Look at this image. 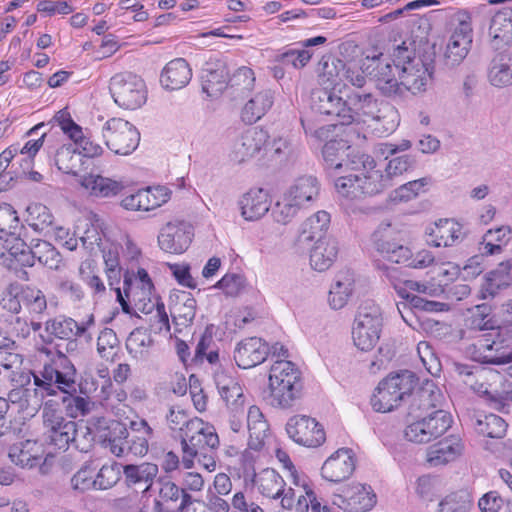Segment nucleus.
<instances>
[{
    "mask_svg": "<svg viewBox=\"0 0 512 512\" xmlns=\"http://www.w3.org/2000/svg\"><path fill=\"white\" fill-rule=\"evenodd\" d=\"M311 107L319 114L335 117L341 125L381 119L377 99L369 92L316 88L311 93Z\"/></svg>",
    "mask_w": 512,
    "mask_h": 512,
    "instance_id": "1",
    "label": "nucleus"
},
{
    "mask_svg": "<svg viewBox=\"0 0 512 512\" xmlns=\"http://www.w3.org/2000/svg\"><path fill=\"white\" fill-rule=\"evenodd\" d=\"M77 371L72 361L62 352H57L44 363L38 373H33L34 394L37 398L35 406L40 407L43 399L48 396H57L58 392L77 393Z\"/></svg>",
    "mask_w": 512,
    "mask_h": 512,
    "instance_id": "2",
    "label": "nucleus"
},
{
    "mask_svg": "<svg viewBox=\"0 0 512 512\" xmlns=\"http://www.w3.org/2000/svg\"><path fill=\"white\" fill-rule=\"evenodd\" d=\"M303 389L301 371L291 361L276 360L269 372L268 403L281 409L291 408L300 399Z\"/></svg>",
    "mask_w": 512,
    "mask_h": 512,
    "instance_id": "3",
    "label": "nucleus"
},
{
    "mask_svg": "<svg viewBox=\"0 0 512 512\" xmlns=\"http://www.w3.org/2000/svg\"><path fill=\"white\" fill-rule=\"evenodd\" d=\"M365 172L349 174L336 179L335 187L339 194L346 198L358 199L373 196L392 186L390 177L384 176L381 170L374 169L375 161L368 155L362 156Z\"/></svg>",
    "mask_w": 512,
    "mask_h": 512,
    "instance_id": "4",
    "label": "nucleus"
},
{
    "mask_svg": "<svg viewBox=\"0 0 512 512\" xmlns=\"http://www.w3.org/2000/svg\"><path fill=\"white\" fill-rule=\"evenodd\" d=\"M418 379L411 371L391 373L381 380L371 398V405L377 412L386 413L397 408L415 390Z\"/></svg>",
    "mask_w": 512,
    "mask_h": 512,
    "instance_id": "5",
    "label": "nucleus"
},
{
    "mask_svg": "<svg viewBox=\"0 0 512 512\" xmlns=\"http://www.w3.org/2000/svg\"><path fill=\"white\" fill-rule=\"evenodd\" d=\"M180 436L182 463L186 469L192 468L195 457L203 454V450L214 451L219 446V437L215 428L198 417L191 418Z\"/></svg>",
    "mask_w": 512,
    "mask_h": 512,
    "instance_id": "6",
    "label": "nucleus"
},
{
    "mask_svg": "<svg viewBox=\"0 0 512 512\" xmlns=\"http://www.w3.org/2000/svg\"><path fill=\"white\" fill-rule=\"evenodd\" d=\"M450 37L445 50V63L454 67L467 57L473 41L471 14L466 10H458L450 16Z\"/></svg>",
    "mask_w": 512,
    "mask_h": 512,
    "instance_id": "7",
    "label": "nucleus"
},
{
    "mask_svg": "<svg viewBox=\"0 0 512 512\" xmlns=\"http://www.w3.org/2000/svg\"><path fill=\"white\" fill-rule=\"evenodd\" d=\"M383 318L380 307L372 300L364 301L358 308L352 328L354 345L361 351H370L377 344Z\"/></svg>",
    "mask_w": 512,
    "mask_h": 512,
    "instance_id": "8",
    "label": "nucleus"
},
{
    "mask_svg": "<svg viewBox=\"0 0 512 512\" xmlns=\"http://www.w3.org/2000/svg\"><path fill=\"white\" fill-rule=\"evenodd\" d=\"M41 406L45 441L54 447L67 450L68 441L75 432V421L67 420L60 409V403L49 399Z\"/></svg>",
    "mask_w": 512,
    "mask_h": 512,
    "instance_id": "9",
    "label": "nucleus"
},
{
    "mask_svg": "<svg viewBox=\"0 0 512 512\" xmlns=\"http://www.w3.org/2000/svg\"><path fill=\"white\" fill-rule=\"evenodd\" d=\"M109 90L114 102L124 109L135 110L146 102L147 92L144 81L130 72L114 75L110 80Z\"/></svg>",
    "mask_w": 512,
    "mask_h": 512,
    "instance_id": "10",
    "label": "nucleus"
},
{
    "mask_svg": "<svg viewBox=\"0 0 512 512\" xmlns=\"http://www.w3.org/2000/svg\"><path fill=\"white\" fill-rule=\"evenodd\" d=\"M506 342L503 329H490L467 348V354L472 360L483 364L508 363L512 361V352L506 355L502 351Z\"/></svg>",
    "mask_w": 512,
    "mask_h": 512,
    "instance_id": "11",
    "label": "nucleus"
},
{
    "mask_svg": "<svg viewBox=\"0 0 512 512\" xmlns=\"http://www.w3.org/2000/svg\"><path fill=\"white\" fill-rule=\"evenodd\" d=\"M106 146L117 155H129L139 145L140 133L137 128L121 118L109 119L103 127Z\"/></svg>",
    "mask_w": 512,
    "mask_h": 512,
    "instance_id": "12",
    "label": "nucleus"
},
{
    "mask_svg": "<svg viewBox=\"0 0 512 512\" xmlns=\"http://www.w3.org/2000/svg\"><path fill=\"white\" fill-rule=\"evenodd\" d=\"M94 324V317L91 315L89 319L79 324L71 317L58 315L50 318L45 322V333L47 338L41 336L45 343H52L53 339L66 340V351L73 352L77 349L78 343L76 337H81L86 334L90 325Z\"/></svg>",
    "mask_w": 512,
    "mask_h": 512,
    "instance_id": "13",
    "label": "nucleus"
},
{
    "mask_svg": "<svg viewBox=\"0 0 512 512\" xmlns=\"http://www.w3.org/2000/svg\"><path fill=\"white\" fill-rule=\"evenodd\" d=\"M288 436L297 444L306 447H319L326 435L321 424L306 415H295L286 424Z\"/></svg>",
    "mask_w": 512,
    "mask_h": 512,
    "instance_id": "14",
    "label": "nucleus"
},
{
    "mask_svg": "<svg viewBox=\"0 0 512 512\" xmlns=\"http://www.w3.org/2000/svg\"><path fill=\"white\" fill-rule=\"evenodd\" d=\"M193 237L192 226L182 221L168 222L160 230L158 245L161 250L171 254L185 252Z\"/></svg>",
    "mask_w": 512,
    "mask_h": 512,
    "instance_id": "15",
    "label": "nucleus"
},
{
    "mask_svg": "<svg viewBox=\"0 0 512 512\" xmlns=\"http://www.w3.org/2000/svg\"><path fill=\"white\" fill-rule=\"evenodd\" d=\"M268 133L256 127L245 130L234 142L230 152V159L241 164L255 157L267 145Z\"/></svg>",
    "mask_w": 512,
    "mask_h": 512,
    "instance_id": "16",
    "label": "nucleus"
},
{
    "mask_svg": "<svg viewBox=\"0 0 512 512\" xmlns=\"http://www.w3.org/2000/svg\"><path fill=\"white\" fill-rule=\"evenodd\" d=\"M355 470V458L351 449L341 448L322 465L321 475L330 482L339 483L348 479Z\"/></svg>",
    "mask_w": 512,
    "mask_h": 512,
    "instance_id": "17",
    "label": "nucleus"
},
{
    "mask_svg": "<svg viewBox=\"0 0 512 512\" xmlns=\"http://www.w3.org/2000/svg\"><path fill=\"white\" fill-rule=\"evenodd\" d=\"M270 354V346L262 338L249 337L238 343L234 360L242 369L255 367L266 360Z\"/></svg>",
    "mask_w": 512,
    "mask_h": 512,
    "instance_id": "18",
    "label": "nucleus"
},
{
    "mask_svg": "<svg viewBox=\"0 0 512 512\" xmlns=\"http://www.w3.org/2000/svg\"><path fill=\"white\" fill-rule=\"evenodd\" d=\"M4 266L13 273V275L22 281L30 279L27 268L34 266V256L32 255L30 245L21 240L12 246L7 254H2Z\"/></svg>",
    "mask_w": 512,
    "mask_h": 512,
    "instance_id": "19",
    "label": "nucleus"
},
{
    "mask_svg": "<svg viewBox=\"0 0 512 512\" xmlns=\"http://www.w3.org/2000/svg\"><path fill=\"white\" fill-rule=\"evenodd\" d=\"M241 216L247 221H256L269 211L271 199L262 188L250 189L242 195L239 202Z\"/></svg>",
    "mask_w": 512,
    "mask_h": 512,
    "instance_id": "20",
    "label": "nucleus"
},
{
    "mask_svg": "<svg viewBox=\"0 0 512 512\" xmlns=\"http://www.w3.org/2000/svg\"><path fill=\"white\" fill-rule=\"evenodd\" d=\"M159 492L158 499H154L153 512H169L164 507L165 503L177 502L180 500L178 509L184 512L187 506L192 504V496L186 492V488L179 487L176 483L166 477H162L158 481Z\"/></svg>",
    "mask_w": 512,
    "mask_h": 512,
    "instance_id": "21",
    "label": "nucleus"
},
{
    "mask_svg": "<svg viewBox=\"0 0 512 512\" xmlns=\"http://www.w3.org/2000/svg\"><path fill=\"white\" fill-rule=\"evenodd\" d=\"M229 71L222 61L206 63L202 70V91L209 97H218L229 83Z\"/></svg>",
    "mask_w": 512,
    "mask_h": 512,
    "instance_id": "22",
    "label": "nucleus"
},
{
    "mask_svg": "<svg viewBox=\"0 0 512 512\" xmlns=\"http://www.w3.org/2000/svg\"><path fill=\"white\" fill-rule=\"evenodd\" d=\"M428 235V243L435 247L457 245L465 236L462 225L452 219H440L430 229Z\"/></svg>",
    "mask_w": 512,
    "mask_h": 512,
    "instance_id": "23",
    "label": "nucleus"
},
{
    "mask_svg": "<svg viewBox=\"0 0 512 512\" xmlns=\"http://www.w3.org/2000/svg\"><path fill=\"white\" fill-rule=\"evenodd\" d=\"M339 254V242L329 236L316 240L310 251V265L312 269L324 272L336 261Z\"/></svg>",
    "mask_w": 512,
    "mask_h": 512,
    "instance_id": "24",
    "label": "nucleus"
},
{
    "mask_svg": "<svg viewBox=\"0 0 512 512\" xmlns=\"http://www.w3.org/2000/svg\"><path fill=\"white\" fill-rule=\"evenodd\" d=\"M463 449L461 439L450 436L429 447L426 460L431 467L445 465L457 459L462 454Z\"/></svg>",
    "mask_w": 512,
    "mask_h": 512,
    "instance_id": "25",
    "label": "nucleus"
},
{
    "mask_svg": "<svg viewBox=\"0 0 512 512\" xmlns=\"http://www.w3.org/2000/svg\"><path fill=\"white\" fill-rule=\"evenodd\" d=\"M430 77L431 73L423 61H415L411 65L403 67L399 77V85L402 87L400 96L405 91H410L413 94L424 91Z\"/></svg>",
    "mask_w": 512,
    "mask_h": 512,
    "instance_id": "26",
    "label": "nucleus"
},
{
    "mask_svg": "<svg viewBox=\"0 0 512 512\" xmlns=\"http://www.w3.org/2000/svg\"><path fill=\"white\" fill-rule=\"evenodd\" d=\"M192 78V70L184 58H176L166 64L160 75V82L167 90L184 88Z\"/></svg>",
    "mask_w": 512,
    "mask_h": 512,
    "instance_id": "27",
    "label": "nucleus"
},
{
    "mask_svg": "<svg viewBox=\"0 0 512 512\" xmlns=\"http://www.w3.org/2000/svg\"><path fill=\"white\" fill-rule=\"evenodd\" d=\"M377 88L385 96H400L399 77L401 69L394 66L391 62L379 61L376 67L372 70Z\"/></svg>",
    "mask_w": 512,
    "mask_h": 512,
    "instance_id": "28",
    "label": "nucleus"
},
{
    "mask_svg": "<svg viewBox=\"0 0 512 512\" xmlns=\"http://www.w3.org/2000/svg\"><path fill=\"white\" fill-rule=\"evenodd\" d=\"M407 397L411 398L408 417L416 419L423 416L424 413H428L431 409L437 410L436 408L441 403L442 394L438 389L425 387L418 389L416 392L413 390Z\"/></svg>",
    "mask_w": 512,
    "mask_h": 512,
    "instance_id": "29",
    "label": "nucleus"
},
{
    "mask_svg": "<svg viewBox=\"0 0 512 512\" xmlns=\"http://www.w3.org/2000/svg\"><path fill=\"white\" fill-rule=\"evenodd\" d=\"M355 274L350 269L340 270L329 291V303L333 309L343 308L354 291Z\"/></svg>",
    "mask_w": 512,
    "mask_h": 512,
    "instance_id": "30",
    "label": "nucleus"
},
{
    "mask_svg": "<svg viewBox=\"0 0 512 512\" xmlns=\"http://www.w3.org/2000/svg\"><path fill=\"white\" fill-rule=\"evenodd\" d=\"M170 314L176 325H190L196 315V300L191 293L179 291L170 297Z\"/></svg>",
    "mask_w": 512,
    "mask_h": 512,
    "instance_id": "31",
    "label": "nucleus"
},
{
    "mask_svg": "<svg viewBox=\"0 0 512 512\" xmlns=\"http://www.w3.org/2000/svg\"><path fill=\"white\" fill-rule=\"evenodd\" d=\"M293 484L295 487L284 488L281 495V506L287 510H295L296 512H308V503L306 494L310 488V483L306 477L293 474Z\"/></svg>",
    "mask_w": 512,
    "mask_h": 512,
    "instance_id": "32",
    "label": "nucleus"
},
{
    "mask_svg": "<svg viewBox=\"0 0 512 512\" xmlns=\"http://www.w3.org/2000/svg\"><path fill=\"white\" fill-rule=\"evenodd\" d=\"M215 382L221 398L225 401L228 410H243L245 396L241 385L225 373L215 375Z\"/></svg>",
    "mask_w": 512,
    "mask_h": 512,
    "instance_id": "33",
    "label": "nucleus"
},
{
    "mask_svg": "<svg viewBox=\"0 0 512 512\" xmlns=\"http://www.w3.org/2000/svg\"><path fill=\"white\" fill-rule=\"evenodd\" d=\"M247 428L249 432L248 447L255 451H260L265 440L269 435V425L264 419V415L260 408L253 405L250 406L247 413Z\"/></svg>",
    "mask_w": 512,
    "mask_h": 512,
    "instance_id": "34",
    "label": "nucleus"
},
{
    "mask_svg": "<svg viewBox=\"0 0 512 512\" xmlns=\"http://www.w3.org/2000/svg\"><path fill=\"white\" fill-rule=\"evenodd\" d=\"M129 429L130 446H128L127 450L133 456H145L149 450V441L154 434L153 429L144 419L131 421Z\"/></svg>",
    "mask_w": 512,
    "mask_h": 512,
    "instance_id": "35",
    "label": "nucleus"
},
{
    "mask_svg": "<svg viewBox=\"0 0 512 512\" xmlns=\"http://www.w3.org/2000/svg\"><path fill=\"white\" fill-rule=\"evenodd\" d=\"M274 95L270 89H265L254 95L243 107L241 119L246 124H254L260 120L272 107Z\"/></svg>",
    "mask_w": 512,
    "mask_h": 512,
    "instance_id": "36",
    "label": "nucleus"
},
{
    "mask_svg": "<svg viewBox=\"0 0 512 512\" xmlns=\"http://www.w3.org/2000/svg\"><path fill=\"white\" fill-rule=\"evenodd\" d=\"M80 183L84 188L90 190L91 195L101 198L114 197L124 189L122 181L102 175H85Z\"/></svg>",
    "mask_w": 512,
    "mask_h": 512,
    "instance_id": "37",
    "label": "nucleus"
},
{
    "mask_svg": "<svg viewBox=\"0 0 512 512\" xmlns=\"http://www.w3.org/2000/svg\"><path fill=\"white\" fill-rule=\"evenodd\" d=\"M489 33L497 46L512 42V8L505 7L495 13L491 20Z\"/></svg>",
    "mask_w": 512,
    "mask_h": 512,
    "instance_id": "38",
    "label": "nucleus"
},
{
    "mask_svg": "<svg viewBox=\"0 0 512 512\" xmlns=\"http://www.w3.org/2000/svg\"><path fill=\"white\" fill-rule=\"evenodd\" d=\"M254 483L258 492L267 498L278 499L284 492L286 483L274 469H264L255 476Z\"/></svg>",
    "mask_w": 512,
    "mask_h": 512,
    "instance_id": "39",
    "label": "nucleus"
},
{
    "mask_svg": "<svg viewBox=\"0 0 512 512\" xmlns=\"http://www.w3.org/2000/svg\"><path fill=\"white\" fill-rule=\"evenodd\" d=\"M319 182L313 176H301L289 187L286 193L302 208L319 195Z\"/></svg>",
    "mask_w": 512,
    "mask_h": 512,
    "instance_id": "40",
    "label": "nucleus"
},
{
    "mask_svg": "<svg viewBox=\"0 0 512 512\" xmlns=\"http://www.w3.org/2000/svg\"><path fill=\"white\" fill-rule=\"evenodd\" d=\"M511 273L512 259L501 262L495 270L486 275L485 283L481 288V298L493 297L499 289L507 287L511 280Z\"/></svg>",
    "mask_w": 512,
    "mask_h": 512,
    "instance_id": "41",
    "label": "nucleus"
},
{
    "mask_svg": "<svg viewBox=\"0 0 512 512\" xmlns=\"http://www.w3.org/2000/svg\"><path fill=\"white\" fill-rule=\"evenodd\" d=\"M97 424L99 427L104 426L107 433L101 435L104 447L109 448L112 454L117 457H123L122 441L128 436V429L118 421H111L108 425L105 418H98Z\"/></svg>",
    "mask_w": 512,
    "mask_h": 512,
    "instance_id": "42",
    "label": "nucleus"
},
{
    "mask_svg": "<svg viewBox=\"0 0 512 512\" xmlns=\"http://www.w3.org/2000/svg\"><path fill=\"white\" fill-rule=\"evenodd\" d=\"M507 423L495 414H481L473 421V428L478 435L488 438L501 439L505 436Z\"/></svg>",
    "mask_w": 512,
    "mask_h": 512,
    "instance_id": "43",
    "label": "nucleus"
},
{
    "mask_svg": "<svg viewBox=\"0 0 512 512\" xmlns=\"http://www.w3.org/2000/svg\"><path fill=\"white\" fill-rule=\"evenodd\" d=\"M330 221V214L328 212H316L302 223L300 239L302 241L324 239V234L329 228Z\"/></svg>",
    "mask_w": 512,
    "mask_h": 512,
    "instance_id": "44",
    "label": "nucleus"
},
{
    "mask_svg": "<svg viewBox=\"0 0 512 512\" xmlns=\"http://www.w3.org/2000/svg\"><path fill=\"white\" fill-rule=\"evenodd\" d=\"M123 474L127 485L146 484L145 490H147L158 474V466L150 462L139 465L128 464L123 467Z\"/></svg>",
    "mask_w": 512,
    "mask_h": 512,
    "instance_id": "45",
    "label": "nucleus"
},
{
    "mask_svg": "<svg viewBox=\"0 0 512 512\" xmlns=\"http://www.w3.org/2000/svg\"><path fill=\"white\" fill-rule=\"evenodd\" d=\"M36 445L37 442L32 440L13 444L8 453L11 462L22 468H33L39 465L41 457L33 452Z\"/></svg>",
    "mask_w": 512,
    "mask_h": 512,
    "instance_id": "46",
    "label": "nucleus"
},
{
    "mask_svg": "<svg viewBox=\"0 0 512 512\" xmlns=\"http://www.w3.org/2000/svg\"><path fill=\"white\" fill-rule=\"evenodd\" d=\"M30 249L34 256V262H38L49 269L57 270L62 263L61 254L49 242L41 239H33Z\"/></svg>",
    "mask_w": 512,
    "mask_h": 512,
    "instance_id": "47",
    "label": "nucleus"
},
{
    "mask_svg": "<svg viewBox=\"0 0 512 512\" xmlns=\"http://www.w3.org/2000/svg\"><path fill=\"white\" fill-rule=\"evenodd\" d=\"M422 424V427L428 432L429 438L434 440L442 436L452 424L451 415L443 410L437 409L430 412L427 416H421L418 418Z\"/></svg>",
    "mask_w": 512,
    "mask_h": 512,
    "instance_id": "48",
    "label": "nucleus"
},
{
    "mask_svg": "<svg viewBox=\"0 0 512 512\" xmlns=\"http://www.w3.org/2000/svg\"><path fill=\"white\" fill-rule=\"evenodd\" d=\"M20 301L30 314H42L47 308L46 297L40 289L35 286L19 284Z\"/></svg>",
    "mask_w": 512,
    "mask_h": 512,
    "instance_id": "49",
    "label": "nucleus"
},
{
    "mask_svg": "<svg viewBox=\"0 0 512 512\" xmlns=\"http://www.w3.org/2000/svg\"><path fill=\"white\" fill-rule=\"evenodd\" d=\"M510 59L498 55L492 59L488 69L489 82L495 87H505L512 84V64Z\"/></svg>",
    "mask_w": 512,
    "mask_h": 512,
    "instance_id": "50",
    "label": "nucleus"
},
{
    "mask_svg": "<svg viewBox=\"0 0 512 512\" xmlns=\"http://www.w3.org/2000/svg\"><path fill=\"white\" fill-rule=\"evenodd\" d=\"M398 232L390 223H381L373 232L371 240L375 250L383 257L399 243Z\"/></svg>",
    "mask_w": 512,
    "mask_h": 512,
    "instance_id": "51",
    "label": "nucleus"
},
{
    "mask_svg": "<svg viewBox=\"0 0 512 512\" xmlns=\"http://www.w3.org/2000/svg\"><path fill=\"white\" fill-rule=\"evenodd\" d=\"M25 221L36 232L47 230L54 221L49 208L41 203H32L26 209Z\"/></svg>",
    "mask_w": 512,
    "mask_h": 512,
    "instance_id": "52",
    "label": "nucleus"
},
{
    "mask_svg": "<svg viewBox=\"0 0 512 512\" xmlns=\"http://www.w3.org/2000/svg\"><path fill=\"white\" fill-rule=\"evenodd\" d=\"M60 399L67 416L73 419L89 414L93 405L88 397H81L76 395V393H62Z\"/></svg>",
    "mask_w": 512,
    "mask_h": 512,
    "instance_id": "53",
    "label": "nucleus"
},
{
    "mask_svg": "<svg viewBox=\"0 0 512 512\" xmlns=\"http://www.w3.org/2000/svg\"><path fill=\"white\" fill-rule=\"evenodd\" d=\"M313 53L308 49H285L274 56V61L294 69L304 68L311 60Z\"/></svg>",
    "mask_w": 512,
    "mask_h": 512,
    "instance_id": "54",
    "label": "nucleus"
},
{
    "mask_svg": "<svg viewBox=\"0 0 512 512\" xmlns=\"http://www.w3.org/2000/svg\"><path fill=\"white\" fill-rule=\"evenodd\" d=\"M20 221L17 212L7 203L0 204V239L6 236H20Z\"/></svg>",
    "mask_w": 512,
    "mask_h": 512,
    "instance_id": "55",
    "label": "nucleus"
},
{
    "mask_svg": "<svg viewBox=\"0 0 512 512\" xmlns=\"http://www.w3.org/2000/svg\"><path fill=\"white\" fill-rule=\"evenodd\" d=\"M349 500L353 505V512H364L376 504V495L369 485L357 484L353 487V493Z\"/></svg>",
    "mask_w": 512,
    "mask_h": 512,
    "instance_id": "56",
    "label": "nucleus"
},
{
    "mask_svg": "<svg viewBox=\"0 0 512 512\" xmlns=\"http://www.w3.org/2000/svg\"><path fill=\"white\" fill-rule=\"evenodd\" d=\"M152 342L151 335L146 329L135 328L126 340V348L128 353L134 358H141Z\"/></svg>",
    "mask_w": 512,
    "mask_h": 512,
    "instance_id": "57",
    "label": "nucleus"
},
{
    "mask_svg": "<svg viewBox=\"0 0 512 512\" xmlns=\"http://www.w3.org/2000/svg\"><path fill=\"white\" fill-rule=\"evenodd\" d=\"M345 63L332 55H323L318 62L317 72L319 78L324 82L333 83L340 73L344 71Z\"/></svg>",
    "mask_w": 512,
    "mask_h": 512,
    "instance_id": "58",
    "label": "nucleus"
},
{
    "mask_svg": "<svg viewBox=\"0 0 512 512\" xmlns=\"http://www.w3.org/2000/svg\"><path fill=\"white\" fill-rule=\"evenodd\" d=\"M302 207L285 192L281 200L275 204L272 215L276 222L287 224L298 214Z\"/></svg>",
    "mask_w": 512,
    "mask_h": 512,
    "instance_id": "59",
    "label": "nucleus"
},
{
    "mask_svg": "<svg viewBox=\"0 0 512 512\" xmlns=\"http://www.w3.org/2000/svg\"><path fill=\"white\" fill-rule=\"evenodd\" d=\"M144 211H150L165 204L170 199L171 191L165 186L140 189Z\"/></svg>",
    "mask_w": 512,
    "mask_h": 512,
    "instance_id": "60",
    "label": "nucleus"
},
{
    "mask_svg": "<svg viewBox=\"0 0 512 512\" xmlns=\"http://www.w3.org/2000/svg\"><path fill=\"white\" fill-rule=\"evenodd\" d=\"M95 489L106 490L113 487L121 478V470L116 462L104 464L95 475Z\"/></svg>",
    "mask_w": 512,
    "mask_h": 512,
    "instance_id": "61",
    "label": "nucleus"
},
{
    "mask_svg": "<svg viewBox=\"0 0 512 512\" xmlns=\"http://www.w3.org/2000/svg\"><path fill=\"white\" fill-rule=\"evenodd\" d=\"M95 470L92 463H85L71 478L72 489L80 493L95 489Z\"/></svg>",
    "mask_w": 512,
    "mask_h": 512,
    "instance_id": "62",
    "label": "nucleus"
},
{
    "mask_svg": "<svg viewBox=\"0 0 512 512\" xmlns=\"http://www.w3.org/2000/svg\"><path fill=\"white\" fill-rule=\"evenodd\" d=\"M473 506L466 493H452L440 503L437 512H469Z\"/></svg>",
    "mask_w": 512,
    "mask_h": 512,
    "instance_id": "63",
    "label": "nucleus"
},
{
    "mask_svg": "<svg viewBox=\"0 0 512 512\" xmlns=\"http://www.w3.org/2000/svg\"><path fill=\"white\" fill-rule=\"evenodd\" d=\"M55 165L65 174L76 175L78 157L75 155V149L71 145L61 146L55 155Z\"/></svg>",
    "mask_w": 512,
    "mask_h": 512,
    "instance_id": "64",
    "label": "nucleus"
}]
</instances>
